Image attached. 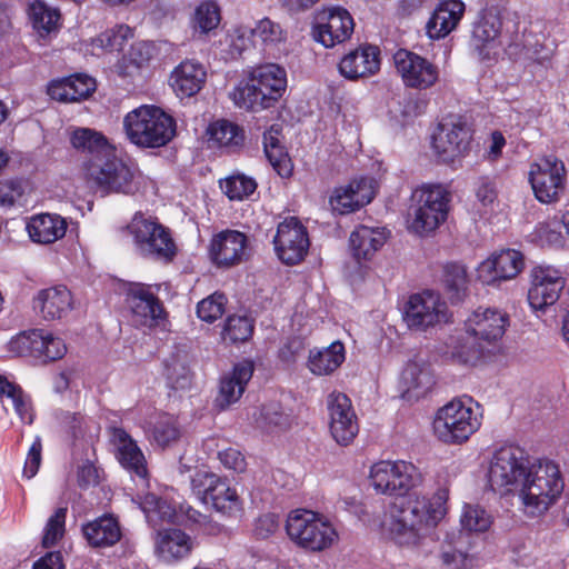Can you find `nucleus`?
I'll return each mask as SVG.
<instances>
[{
	"label": "nucleus",
	"instance_id": "nucleus-1",
	"mask_svg": "<svg viewBox=\"0 0 569 569\" xmlns=\"http://www.w3.org/2000/svg\"><path fill=\"white\" fill-rule=\"evenodd\" d=\"M509 326L506 312L478 309L466 322V332L457 340L452 357L467 365H476L491 352L490 346L500 340Z\"/></svg>",
	"mask_w": 569,
	"mask_h": 569
},
{
	"label": "nucleus",
	"instance_id": "nucleus-2",
	"mask_svg": "<svg viewBox=\"0 0 569 569\" xmlns=\"http://www.w3.org/2000/svg\"><path fill=\"white\" fill-rule=\"evenodd\" d=\"M565 482L559 466L550 460L529 463L519 489L525 512L540 516L560 497Z\"/></svg>",
	"mask_w": 569,
	"mask_h": 569
},
{
	"label": "nucleus",
	"instance_id": "nucleus-3",
	"mask_svg": "<svg viewBox=\"0 0 569 569\" xmlns=\"http://www.w3.org/2000/svg\"><path fill=\"white\" fill-rule=\"evenodd\" d=\"M123 128L129 141L140 148L163 147L176 133L174 119L153 104H142L128 112Z\"/></svg>",
	"mask_w": 569,
	"mask_h": 569
},
{
	"label": "nucleus",
	"instance_id": "nucleus-4",
	"mask_svg": "<svg viewBox=\"0 0 569 569\" xmlns=\"http://www.w3.org/2000/svg\"><path fill=\"white\" fill-rule=\"evenodd\" d=\"M136 251L152 261L169 263L176 257L177 247L169 229L159 223L156 218L137 212L130 224Z\"/></svg>",
	"mask_w": 569,
	"mask_h": 569
},
{
	"label": "nucleus",
	"instance_id": "nucleus-5",
	"mask_svg": "<svg viewBox=\"0 0 569 569\" xmlns=\"http://www.w3.org/2000/svg\"><path fill=\"white\" fill-rule=\"evenodd\" d=\"M472 406L469 398L466 401L455 399L437 412L433 429L439 440L445 443H462L467 441L481 426V415Z\"/></svg>",
	"mask_w": 569,
	"mask_h": 569
},
{
	"label": "nucleus",
	"instance_id": "nucleus-6",
	"mask_svg": "<svg viewBox=\"0 0 569 569\" xmlns=\"http://www.w3.org/2000/svg\"><path fill=\"white\" fill-rule=\"evenodd\" d=\"M88 182L102 194H133L139 189L137 170L116 154V149L84 172Z\"/></svg>",
	"mask_w": 569,
	"mask_h": 569
},
{
	"label": "nucleus",
	"instance_id": "nucleus-7",
	"mask_svg": "<svg viewBox=\"0 0 569 569\" xmlns=\"http://www.w3.org/2000/svg\"><path fill=\"white\" fill-rule=\"evenodd\" d=\"M410 229L418 234L436 230L448 214L450 193L440 184H428L412 192Z\"/></svg>",
	"mask_w": 569,
	"mask_h": 569
},
{
	"label": "nucleus",
	"instance_id": "nucleus-8",
	"mask_svg": "<svg viewBox=\"0 0 569 569\" xmlns=\"http://www.w3.org/2000/svg\"><path fill=\"white\" fill-rule=\"evenodd\" d=\"M446 499L445 491L431 499L417 498L407 509L391 515L390 533H419L436 528L446 515Z\"/></svg>",
	"mask_w": 569,
	"mask_h": 569
},
{
	"label": "nucleus",
	"instance_id": "nucleus-9",
	"mask_svg": "<svg viewBox=\"0 0 569 569\" xmlns=\"http://www.w3.org/2000/svg\"><path fill=\"white\" fill-rule=\"evenodd\" d=\"M369 479L378 493L403 497L420 485L422 476L411 462L382 460L371 466Z\"/></svg>",
	"mask_w": 569,
	"mask_h": 569
},
{
	"label": "nucleus",
	"instance_id": "nucleus-10",
	"mask_svg": "<svg viewBox=\"0 0 569 569\" xmlns=\"http://www.w3.org/2000/svg\"><path fill=\"white\" fill-rule=\"evenodd\" d=\"M528 466L529 460L519 447L499 448L490 461L488 472L490 488L500 495L519 490Z\"/></svg>",
	"mask_w": 569,
	"mask_h": 569
},
{
	"label": "nucleus",
	"instance_id": "nucleus-11",
	"mask_svg": "<svg viewBox=\"0 0 569 569\" xmlns=\"http://www.w3.org/2000/svg\"><path fill=\"white\" fill-rule=\"evenodd\" d=\"M529 182L539 202H558L566 189L565 163L556 156L539 158L530 166Z\"/></svg>",
	"mask_w": 569,
	"mask_h": 569
},
{
	"label": "nucleus",
	"instance_id": "nucleus-12",
	"mask_svg": "<svg viewBox=\"0 0 569 569\" xmlns=\"http://www.w3.org/2000/svg\"><path fill=\"white\" fill-rule=\"evenodd\" d=\"M470 140L467 121L459 116H449L438 124L431 146L441 161L450 162L467 151Z\"/></svg>",
	"mask_w": 569,
	"mask_h": 569
},
{
	"label": "nucleus",
	"instance_id": "nucleus-13",
	"mask_svg": "<svg viewBox=\"0 0 569 569\" xmlns=\"http://www.w3.org/2000/svg\"><path fill=\"white\" fill-rule=\"evenodd\" d=\"M448 308L440 296L431 290L412 295L406 306L405 321L410 329L426 330L449 321Z\"/></svg>",
	"mask_w": 569,
	"mask_h": 569
},
{
	"label": "nucleus",
	"instance_id": "nucleus-14",
	"mask_svg": "<svg viewBox=\"0 0 569 569\" xmlns=\"http://www.w3.org/2000/svg\"><path fill=\"white\" fill-rule=\"evenodd\" d=\"M393 60L398 73L408 88L427 90L439 81L438 66L425 57L400 49L395 53Z\"/></svg>",
	"mask_w": 569,
	"mask_h": 569
},
{
	"label": "nucleus",
	"instance_id": "nucleus-15",
	"mask_svg": "<svg viewBox=\"0 0 569 569\" xmlns=\"http://www.w3.org/2000/svg\"><path fill=\"white\" fill-rule=\"evenodd\" d=\"M273 243L278 258L288 266L301 262L310 246L307 229L296 217L278 224Z\"/></svg>",
	"mask_w": 569,
	"mask_h": 569
},
{
	"label": "nucleus",
	"instance_id": "nucleus-16",
	"mask_svg": "<svg viewBox=\"0 0 569 569\" xmlns=\"http://www.w3.org/2000/svg\"><path fill=\"white\" fill-rule=\"evenodd\" d=\"M131 322L136 328L151 329L162 325L166 311L159 298L143 283H133L127 292Z\"/></svg>",
	"mask_w": 569,
	"mask_h": 569
},
{
	"label": "nucleus",
	"instance_id": "nucleus-17",
	"mask_svg": "<svg viewBox=\"0 0 569 569\" xmlns=\"http://www.w3.org/2000/svg\"><path fill=\"white\" fill-rule=\"evenodd\" d=\"M353 28V19L348 10L341 7L325 8L316 16L313 37L326 48H332L348 40Z\"/></svg>",
	"mask_w": 569,
	"mask_h": 569
},
{
	"label": "nucleus",
	"instance_id": "nucleus-18",
	"mask_svg": "<svg viewBox=\"0 0 569 569\" xmlns=\"http://www.w3.org/2000/svg\"><path fill=\"white\" fill-rule=\"evenodd\" d=\"M329 431L333 440L342 447L349 446L359 432L356 412L349 397L341 392L328 396Z\"/></svg>",
	"mask_w": 569,
	"mask_h": 569
},
{
	"label": "nucleus",
	"instance_id": "nucleus-19",
	"mask_svg": "<svg viewBox=\"0 0 569 569\" xmlns=\"http://www.w3.org/2000/svg\"><path fill=\"white\" fill-rule=\"evenodd\" d=\"M9 346L10 350L19 356H32L43 361L61 359L67 352L62 339L39 329L19 333L11 339Z\"/></svg>",
	"mask_w": 569,
	"mask_h": 569
},
{
	"label": "nucleus",
	"instance_id": "nucleus-20",
	"mask_svg": "<svg viewBox=\"0 0 569 569\" xmlns=\"http://www.w3.org/2000/svg\"><path fill=\"white\" fill-rule=\"evenodd\" d=\"M566 286L560 271L550 266H538L531 270V286L528 301L532 309L543 310L555 305Z\"/></svg>",
	"mask_w": 569,
	"mask_h": 569
},
{
	"label": "nucleus",
	"instance_id": "nucleus-21",
	"mask_svg": "<svg viewBox=\"0 0 569 569\" xmlns=\"http://www.w3.org/2000/svg\"><path fill=\"white\" fill-rule=\"evenodd\" d=\"M248 238L238 230H223L210 241L209 256L219 268H230L241 263L247 254Z\"/></svg>",
	"mask_w": 569,
	"mask_h": 569
},
{
	"label": "nucleus",
	"instance_id": "nucleus-22",
	"mask_svg": "<svg viewBox=\"0 0 569 569\" xmlns=\"http://www.w3.org/2000/svg\"><path fill=\"white\" fill-rule=\"evenodd\" d=\"M375 197L373 180L360 178L333 190L329 199L332 211L339 214L355 212L370 203Z\"/></svg>",
	"mask_w": 569,
	"mask_h": 569
},
{
	"label": "nucleus",
	"instance_id": "nucleus-23",
	"mask_svg": "<svg viewBox=\"0 0 569 569\" xmlns=\"http://www.w3.org/2000/svg\"><path fill=\"white\" fill-rule=\"evenodd\" d=\"M523 257L521 252L507 249L493 253L490 258L482 261L478 269V278L486 284L496 281L515 278L523 268Z\"/></svg>",
	"mask_w": 569,
	"mask_h": 569
},
{
	"label": "nucleus",
	"instance_id": "nucleus-24",
	"mask_svg": "<svg viewBox=\"0 0 569 569\" xmlns=\"http://www.w3.org/2000/svg\"><path fill=\"white\" fill-rule=\"evenodd\" d=\"M433 385V372L425 359L417 357L410 360L401 372V396L408 401L426 396Z\"/></svg>",
	"mask_w": 569,
	"mask_h": 569
},
{
	"label": "nucleus",
	"instance_id": "nucleus-25",
	"mask_svg": "<svg viewBox=\"0 0 569 569\" xmlns=\"http://www.w3.org/2000/svg\"><path fill=\"white\" fill-rule=\"evenodd\" d=\"M501 19L493 13L483 14L473 26L470 47L481 60L490 59L501 47Z\"/></svg>",
	"mask_w": 569,
	"mask_h": 569
},
{
	"label": "nucleus",
	"instance_id": "nucleus-26",
	"mask_svg": "<svg viewBox=\"0 0 569 569\" xmlns=\"http://www.w3.org/2000/svg\"><path fill=\"white\" fill-rule=\"evenodd\" d=\"M380 70V50L376 46H362L347 53L339 62V72L348 80H358Z\"/></svg>",
	"mask_w": 569,
	"mask_h": 569
},
{
	"label": "nucleus",
	"instance_id": "nucleus-27",
	"mask_svg": "<svg viewBox=\"0 0 569 569\" xmlns=\"http://www.w3.org/2000/svg\"><path fill=\"white\" fill-rule=\"evenodd\" d=\"M253 370L251 360H242L236 363L230 372L221 377L219 393L216 398V403L220 409L228 408L241 398L252 378Z\"/></svg>",
	"mask_w": 569,
	"mask_h": 569
},
{
	"label": "nucleus",
	"instance_id": "nucleus-28",
	"mask_svg": "<svg viewBox=\"0 0 569 569\" xmlns=\"http://www.w3.org/2000/svg\"><path fill=\"white\" fill-rule=\"evenodd\" d=\"M477 555L473 536H446L440 557L447 569H470L477 566Z\"/></svg>",
	"mask_w": 569,
	"mask_h": 569
},
{
	"label": "nucleus",
	"instance_id": "nucleus-29",
	"mask_svg": "<svg viewBox=\"0 0 569 569\" xmlns=\"http://www.w3.org/2000/svg\"><path fill=\"white\" fill-rule=\"evenodd\" d=\"M70 142L74 149L84 154L82 169L86 172L92 163H97L114 150L108 139L99 131L90 128L73 130Z\"/></svg>",
	"mask_w": 569,
	"mask_h": 569
},
{
	"label": "nucleus",
	"instance_id": "nucleus-30",
	"mask_svg": "<svg viewBox=\"0 0 569 569\" xmlns=\"http://www.w3.org/2000/svg\"><path fill=\"white\" fill-rule=\"evenodd\" d=\"M286 533H337L332 519L307 508L288 512L284 520Z\"/></svg>",
	"mask_w": 569,
	"mask_h": 569
},
{
	"label": "nucleus",
	"instance_id": "nucleus-31",
	"mask_svg": "<svg viewBox=\"0 0 569 569\" xmlns=\"http://www.w3.org/2000/svg\"><path fill=\"white\" fill-rule=\"evenodd\" d=\"M465 12V3L460 0L440 2L426 24L430 39H442L455 30Z\"/></svg>",
	"mask_w": 569,
	"mask_h": 569
},
{
	"label": "nucleus",
	"instance_id": "nucleus-32",
	"mask_svg": "<svg viewBox=\"0 0 569 569\" xmlns=\"http://www.w3.org/2000/svg\"><path fill=\"white\" fill-rule=\"evenodd\" d=\"M33 308L44 320L61 319L72 308L71 292L63 286L40 290L33 300Z\"/></svg>",
	"mask_w": 569,
	"mask_h": 569
},
{
	"label": "nucleus",
	"instance_id": "nucleus-33",
	"mask_svg": "<svg viewBox=\"0 0 569 569\" xmlns=\"http://www.w3.org/2000/svg\"><path fill=\"white\" fill-rule=\"evenodd\" d=\"M112 441L118 448V459L123 468L141 479L148 475L146 459L136 441L121 428L112 431Z\"/></svg>",
	"mask_w": 569,
	"mask_h": 569
},
{
	"label": "nucleus",
	"instance_id": "nucleus-34",
	"mask_svg": "<svg viewBox=\"0 0 569 569\" xmlns=\"http://www.w3.org/2000/svg\"><path fill=\"white\" fill-rule=\"evenodd\" d=\"M251 80L263 92V98L273 106L287 88L286 70L278 64L267 63L251 72Z\"/></svg>",
	"mask_w": 569,
	"mask_h": 569
},
{
	"label": "nucleus",
	"instance_id": "nucleus-35",
	"mask_svg": "<svg viewBox=\"0 0 569 569\" xmlns=\"http://www.w3.org/2000/svg\"><path fill=\"white\" fill-rule=\"evenodd\" d=\"M66 221L58 214L42 213L32 217L27 223L30 239L38 243H52L66 233Z\"/></svg>",
	"mask_w": 569,
	"mask_h": 569
},
{
	"label": "nucleus",
	"instance_id": "nucleus-36",
	"mask_svg": "<svg viewBox=\"0 0 569 569\" xmlns=\"http://www.w3.org/2000/svg\"><path fill=\"white\" fill-rule=\"evenodd\" d=\"M281 126L272 124L263 132V150L274 171L280 177L288 178L292 173V163L286 148L281 144L279 138L281 136Z\"/></svg>",
	"mask_w": 569,
	"mask_h": 569
},
{
	"label": "nucleus",
	"instance_id": "nucleus-37",
	"mask_svg": "<svg viewBox=\"0 0 569 569\" xmlns=\"http://www.w3.org/2000/svg\"><path fill=\"white\" fill-rule=\"evenodd\" d=\"M387 236L383 229L359 226L350 236L353 257L360 262L369 260L385 244Z\"/></svg>",
	"mask_w": 569,
	"mask_h": 569
},
{
	"label": "nucleus",
	"instance_id": "nucleus-38",
	"mask_svg": "<svg viewBox=\"0 0 569 569\" xmlns=\"http://www.w3.org/2000/svg\"><path fill=\"white\" fill-rule=\"evenodd\" d=\"M345 360V347L335 341L322 350H311L308 366L312 373L318 376L330 375L341 366Z\"/></svg>",
	"mask_w": 569,
	"mask_h": 569
},
{
	"label": "nucleus",
	"instance_id": "nucleus-39",
	"mask_svg": "<svg viewBox=\"0 0 569 569\" xmlns=\"http://www.w3.org/2000/svg\"><path fill=\"white\" fill-rule=\"evenodd\" d=\"M262 94L263 92L259 90L250 77L248 81H241L229 93V97L239 108L248 111H259L272 107L269 101H266L267 98H263Z\"/></svg>",
	"mask_w": 569,
	"mask_h": 569
},
{
	"label": "nucleus",
	"instance_id": "nucleus-40",
	"mask_svg": "<svg viewBox=\"0 0 569 569\" xmlns=\"http://www.w3.org/2000/svg\"><path fill=\"white\" fill-rule=\"evenodd\" d=\"M207 80L206 67L196 59H186L180 62V94L196 96Z\"/></svg>",
	"mask_w": 569,
	"mask_h": 569
},
{
	"label": "nucleus",
	"instance_id": "nucleus-41",
	"mask_svg": "<svg viewBox=\"0 0 569 569\" xmlns=\"http://www.w3.org/2000/svg\"><path fill=\"white\" fill-rule=\"evenodd\" d=\"M221 20L220 8L214 0L200 2L192 14L191 26L194 34L206 36L217 29Z\"/></svg>",
	"mask_w": 569,
	"mask_h": 569
},
{
	"label": "nucleus",
	"instance_id": "nucleus-42",
	"mask_svg": "<svg viewBox=\"0 0 569 569\" xmlns=\"http://www.w3.org/2000/svg\"><path fill=\"white\" fill-rule=\"evenodd\" d=\"M492 523V515L483 507L468 503L462 507L460 525L466 533H485Z\"/></svg>",
	"mask_w": 569,
	"mask_h": 569
},
{
	"label": "nucleus",
	"instance_id": "nucleus-43",
	"mask_svg": "<svg viewBox=\"0 0 569 569\" xmlns=\"http://www.w3.org/2000/svg\"><path fill=\"white\" fill-rule=\"evenodd\" d=\"M208 134L211 141L227 148L239 147L244 140L242 129L226 119L212 122L208 128Z\"/></svg>",
	"mask_w": 569,
	"mask_h": 569
},
{
	"label": "nucleus",
	"instance_id": "nucleus-44",
	"mask_svg": "<svg viewBox=\"0 0 569 569\" xmlns=\"http://www.w3.org/2000/svg\"><path fill=\"white\" fill-rule=\"evenodd\" d=\"M209 503H211L217 511L229 516L241 510V503L237 491L230 488L229 485L221 479H219L216 486L211 488Z\"/></svg>",
	"mask_w": 569,
	"mask_h": 569
},
{
	"label": "nucleus",
	"instance_id": "nucleus-45",
	"mask_svg": "<svg viewBox=\"0 0 569 569\" xmlns=\"http://www.w3.org/2000/svg\"><path fill=\"white\" fill-rule=\"evenodd\" d=\"M0 396H6L11 400L14 411L23 422H32V410L29 398L19 386L9 382L2 376H0Z\"/></svg>",
	"mask_w": 569,
	"mask_h": 569
},
{
	"label": "nucleus",
	"instance_id": "nucleus-46",
	"mask_svg": "<svg viewBox=\"0 0 569 569\" xmlns=\"http://www.w3.org/2000/svg\"><path fill=\"white\" fill-rule=\"evenodd\" d=\"M443 282L453 302L461 301L467 291V271L459 263H449L445 267Z\"/></svg>",
	"mask_w": 569,
	"mask_h": 569
},
{
	"label": "nucleus",
	"instance_id": "nucleus-47",
	"mask_svg": "<svg viewBox=\"0 0 569 569\" xmlns=\"http://www.w3.org/2000/svg\"><path fill=\"white\" fill-rule=\"evenodd\" d=\"M220 186L230 200H243L256 191L258 184L253 178L238 173L224 179Z\"/></svg>",
	"mask_w": 569,
	"mask_h": 569
},
{
	"label": "nucleus",
	"instance_id": "nucleus-48",
	"mask_svg": "<svg viewBox=\"0 0 569 569\" xmlns=\"http://www.w3.org/2000/svg\"><path fill=\"white\" fill-rule=\"evenodd\" d=\"M253 332V322L246 316H229L223 331L222 338L231 343L247 341Z\"/></svg>",
	"mask_w": 569,
	"mask_h": 569
},
{
	"label": "nucleus",
	"instance_id": "nucleus-49",
	"mask_svg": "<svg viewBox=\"0 0 569 569\" xmlns=\"http://www.w3.org/2000/svg\"><path fill=\"white\" fill-rule=\"evenodd\" d=\"M29 16L33 28L46 33H49L56 28L60 18L56 9L48 7L44 2L39 0L30 4Z\"/></svg>",
	"mask_w": 569,
	"mask_h": 569
},
{
	"label": "nucleus",
	"instance_id": "nucleus-50",
	"mask_svg": "<svg viewBox=\"0 0 569 569\" xmlns=\"http://www.w3.org/2000/svg\"><path fill=\"white\" fill-rule=\"evenodd\" d=\"M254 40H259L263 46H274L286 40V32L281 26L268 18L257 22L256 27L250 29Z\"/></svg>",
	"mask_w": 569,
	"mask_h": 569
},
{
	"label": "nucleus",
	"instance_id": "nucleus-51",
	"mask_svg": "<svg viewBox=\"0 0 569 569\" xmlns=\"http://www.w3.org/2000/svg\"><path fill=\"white\" fill-rule=\"evenodd\" d=\"M226 303V296L214 292L198 303L197 315L202 321L212 323L224 313Z\"/></svg>",
	"mask_w": 569,
	"mask_h": 569
},
{
	"label": "nucleus",
	"instance_id": "nucleus-52",
	"mask_svg": "<svg viewBox=\"0 0 569 569\" xmlns=\"http://www.w3.org/2000/svg\"><path fill=\"white\" fill-rule=\"evenodd\" d=\"M219 479L214 473L197 471L190 477L191 491L202 503L209 505L211 488L216 486Z\"/></svg>",
	"mask_w": 569,
	"mask_h": 569
},
{
	"label": "nucleus",
	"instance_id": "nucleus-53",
	"mask_svg": "<svg viewBox=\"0 0 569 569\" xmlns=\"http://www.w3.org/2000/svg\"><path fill=\"white\" fill-rule=\"evenodd\" d=\"M560 224L553 220L550 222H539L532 232V239L540 246H553L561 242L562 236Z\"/></svg>",
	"mask_w": 569,
	"mask_h": 569
},
{
	"label": "nucleus",
	"instance_id": "nucleus-54",
	"mask_svg": "<svg viewBox=\"0 0 569 569\" xmlns=\"http://www.w3.org/2000/svg\"><path fill=\"white\" fill-rule=\"evenodd\" d=\"M68 82L71 88V102L88 98L96 89V80L82 73L68 77Z\"/></svg>",
	"mask_w": 569,
	"mask_h": 569
},
{
	"label": "nucleus",
	"instance_id": "nucleus-55",
	"mask_svg": "<svg viewBox=\"0 0 569 569\" xmlns=\"http://www.w3.org/2000/svg\"><path fill=\"white\" fill-rule=\"evenodd\" d=\"M178 436L176 419L169 415H161L153 429V438L158 445L164 447Z\"/></svg>",
	"mask_w": 569,
	"mask_h": 569
},
{
	"label": "nucleus",
	"instance_id": "nucleus-56",
	"mask_svg": "<svg viewBox=\"0 0 569 569\" xmlns=\"http://www.w3.org/2000/svg\"><path fill=\"white\" fill-rule=\"evenodd\" d=\"M120 530L117 517L111 513L102 515L82 526V533H121Z\"/></svg>",
	"mask_w": 569,
	"mask_h": 569
},
{
	"label": "nucleus",
	"instance_id": "nucleus-57",
	"mask_svg": "<svg viewBox=\"0 0 569 569\" xmlns=\"http://www.w3.org/2000/svg\"><path fill=\"white\" fill-rule=\"evenodd\" d=\"M24 193L23 184L18 179L0 181V206L12 207Z\"/></svg>",
	"mask_w": 569,
	"mask_h": 569
},
{
	"label": "nucleus",
	"instance_id": "nucleus-58",
	"mask_svg": "<svg viewBox=\"0 0 569 569\" xmlns=\"http://www.w3.org/2000/svg\"><path fill=\"white\" fill-rule=\"evenodd\" d=\"M257 422L261 427H283L288 422V417L281 411L277 403L263 406L260 410V417Z\"/></svg>",
	"mask_w": 569,
	"mask_h": 569
},
{
	"label": "nucleus",
	"instance_id": "nucleus-59",
	"mask_svg": "<svg viewBox=\"0 0 569 569\" xmlns=\"http://www.w3.org/2000/svg\"><path fill=\"white\" fill-rule=\"evenodd\" d=\"M292 542L306 551H321L333 543L332 536H290Z\"/></svg>",
	"mask_w": 569,
	"mask_h": 569
},
{
	"label": "nucleus",
	"instance_id": "nucleus-60",
	"mask_svg": "<svg viewBox=\"0 0 569 569\" xmlns=\"http://www.w3.org/2000/svg\"><path fill=\"white\" fill-rule=\"evenodd\" d=\"M42 459V443L40 437H37L29 448L24 467H23V476L27 479L33 478L41 465Z\"/></svg>",
	"mask_w": 569,
	"mask_h": 569
},
{
	"label": "nucleus",
	"instance_id": "nucleus-61",
	"mask_svg": "<svg viewBox=\"0 0 569 569\" xmlns=\"http://www.w3.org/2000/svg\"><path fill=\"white\" fill-rule=\"evenodd\" d=\"M176 536H159L156 543V552L163 562L172 563L178 558V541Z\"/></svg>",
	"mask_w": 569,
	"mask_h": 569
},
{
	"label": "nucleus",
	"instance_id": "nucleus-62",
	"mask_svg": "<svg viewBox=\"0 0 569 569\" xmlns=\"http://www.w3.org/2000/svg\"><path fill=\"white\" fill-rule=\"evenodd\" d=\"M219 460L230 470L242 472L246 469V461L242 453L233 448L226 449L219 452Z\"/></svg>",
	"mask_w": 569,
	"mask_h": 569
},
{
	"label": "nucleus",
	"instance_id": "nucleus-63",
	"mask_svg": "<svg viewBox=\"0 0 569 569\" xmlns=\"http://www.w3.org/2000/svg\"><path fill=\"white\" fill-rule=\"evenodd\" d=\"M143 509L144 511L152 509L157 511L162 519H167L170 522L173 521L176 516L174 509L168 506L163 499L158 498L156 495H148L146 497Z\"/></svg>",
	"mask_w": 569,
	"mask_h": 569
},
{
	"label": "nucleus",
	"instance_id": "nucleus-64",
	"mask_svg": "<svg viewBox=\"0 0 569 569\" xmlns=\"http://www.w3.org/2000/svg\"><path fill=\"white\" fill-rule=\"evenodd\" d=\"M70 83L68 82V77L59 80H53L48 86V94L51 99L60 101V102H71L70 97Z\"/></svg>",
	"mask_w": 569,
	"mask_h": 569
}]
</instances>
